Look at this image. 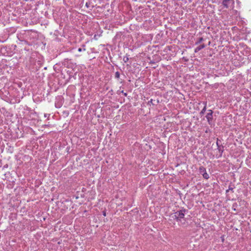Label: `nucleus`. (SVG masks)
Segmentation results:
<instances>
[{"label":"nucleus","mask_w":251,"mask_h":251,"mask_svg":"<svg viewBox=\"0 0 251 251\" xmlns=\"http://www.w3.org/2000/svg\"><path fill=\"white\" fill-rule=\"evenodd\" d=\"M103 215L104 216H106V213H105V212H103Z\"/></svg>","instance_id":"10"},{"label":"nucleus","mask_w":251,"mask_h":251,"mask_svg":"<svg viewBox=\"0 0 251 251\" xmlns=\"http://www.w3.org/2000/svg\"><path fill=\"white\" fill-rule=\"evenodd\" d=\"M206 105L204 106L203 108L202 109V110L201 111V114H203L204 113V112H205V110H206Z\"/></svg>","instance_id":"7"},{"label":"nucleus","mask_w":251,"mask_h":251,"mask_svg":"<svg viewBox=\"0 0 251 251\" xmlns=\"http://www.w3.org/2000/svg\"><path fill=\"white\" fill-rule=\"evenodd\" d=\"M224 239H222V241L224 242Z\"/></svg>","instance_id":"12"},{"label":"nucleus","mask_w":251,"mask_h":251,"mask_svg":"<svg viewBox=\"0 0 251 251\" xmlns=\"http://www.w3.org/2000/svg\"><path fill=\"white\" fill-rule=\"evenodd\" d=\"M150 63H154V62H152V61H151Z\"/></svg>","instance_id":"11"},{"label":"nucleus","mask_w":251,"mask_h":251,"mask_svg":"<svg viewBox=\"0 0 251 251\" xmlns=\"http://www.w3.org/2000/svg\"><path fill=\"white\" fill-rule=\"evenodd\" d=\"M200 170L201 173H202V172L204 173L206 171L204 167H200Z\"/></svg>","instance_id":"8"},{"label":"nucleus","mask_w":251,"mask_h":251,"mask_svg":"<svg viewBox=\"0 0 251 251\" xmlns=\"http://www.w3.org/2000/svg\"><path fill=\"white\" fill-rule=\"evenodd\" d=\"M208 112H209L207 114L206 116V118L208 122L210 124L212 120L213 112L211 110H209Z\"/></svg>","instance_id":"2"},{"label":"nucleus","mask_w":251,"mask_h":251,"mask_svg":"<svg viewBox=\"0 0 251 251\" xmlns=\"http://www.w3.org/2000/svg\"><path fill=\"white\" fill-rule=\"evenodd\" d=\"M115 76L117 78H119L120 76V73L118 72H116L115 73Z\"/></svg>","instance_id":"9"},{"label":"nucleus","mask_w":251,"mask_h":251,"mask_svg":"<svg viewBox=\"0 0 251 251\" xmlns=\"http://www.w3.org/2000/svg\"><path fill=\"white\" fill-rule=\"evenodd\" d=\"M203 41V39L202 37H201L200 38L198 41L196 42V44L197 45V44H200V43H201L202 41Z\"/></svg>","instance_id":"6"},{"label":"nucleus","mask_w":251,"mask_h":251,"mask_svg":"<svg viewBox=\"0 0 251 251\" xmlns=\"http://www.w3.org/2000/svg\"><path fill=\"white\" fill-rule=\"evenodd\" d=\"M202 176L203 177L206 179H208L209 177V175L206 172V171L202 174Z\"/></svg>","instance_id":"4"},{"label":"nucleus","mask_w":251,"mask_h":251,"mask_svg":"<svg viewBox=\"0 0 251 251\" xmlns=\"http://www.w3.org/2000/svg\"><path fill=\"white\" fill-rule=\"evenodd\" d=\"M85 45H83L82 48H79L78 49V51L79 52H81L82 51H85L86 50V49H85Z\"/></svg>","instance_id":"5"},{"label":"nucleus","mask_w":251,"mask_h":251,"mask_svg":"<svg viewBox=\"0 0 251 251\" xmlns=\"http://www.w3.org/2000/svg\"><path fill=\"white\" fill-rule=\"evenodd\" d=\"M205 47V46L204 44H202L201 45L199 46L195 49V52H197L201 50V49L204 48Z\"/></svg>","instance_id":"3"},{"label":"nucleus","mask_w":251,"mask_h":251,"mask_svg":"<svg viewBox=\"0 0 251 251\" xmlns=\"http://www.w3.org/2000/svg\"><path fill=\"white\" fill-rule=\"evenodd\" d=\"M185 211V209H182L175 213L174 216L177 221H180L181 219L184 218Z\"/></svg>","instance_id":"1"}]
</instances>
